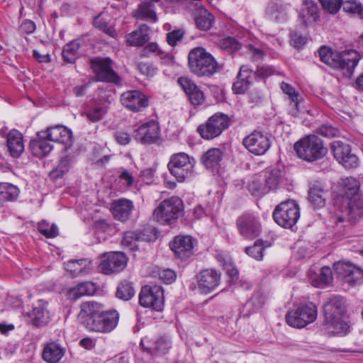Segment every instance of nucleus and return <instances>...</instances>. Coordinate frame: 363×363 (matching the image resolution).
Instances as JSON below:
<instances>
[{
	"instance_id": "44",
	"label": "nucleus",
	"mask_w": 363,
	"mask_h": 363,
	"mask_svg": "<svg viewBox=\"0 0 363 363\" xmlns=\"http://www.w3.org/2000/svg\"><path fill=\"white\" fill-rule=\"evenodd\" d=\"M264 177V183L268 192L278 188L283 179V174L280 169H274L267 175H262Z\"/></svg>"
},
{
	"instance_id": "16",
	"label": "nucleus",
	"mask_w": 363,
	"mask_h": 363,
	"mask_svg": "<svg viewBox=\"0 0 363 363\" xmlns=\"http://www.w3.org/2000/svg\"><path fill=\"white\" fill-rule=\"evenodd\" d=\"M221 274L218 272L208 269L201 271L196 276L198 288L202 294H209L220 284Z\"/></svg>"
},
{
	"instance_id": "28",
	"label": "nucleus",
	"mask_w": 363,
	"mask_h": 363,
	"mask_svg": "<svg viewBox=\"0 0 363 363\" xmlns=\"http://www.w3.org/2000/svg\"><path fill=\"white\" fill-rule=\"evenodd\" d=\"M65 265L66 270L73 277L87 274L93 269L91 261L87 259L69 260Z\"/></svg>"
},
{
	"instance_id": "57",
	"label": "nucleus",
	"mask_w": 363,
	"mask_h": 363,
	"mask_svg": "<svg viewBox=\"0 0 363 363\" xmlns=\"http://www.w3.org/2000/svg\"><path fill=\"white\" fill-rule=\"evenodd\" d=\"M344 11L354 14L357 16H361L362 13L363 8L360 4H357L354 1H346L342 4Z\"/></svg>"
},
{
	"instance_id": "31",
	"label": "nucleus",
	"mask_w": 363,
	"mask_h": 363,
	"mask_svg": "<svg viewBox=\"0 0 363 363\" xmlns=\"http://www.w3.org/2000/svg\"><path fill=\"white\" fill-rule=\"evenodd\" d=\"M150 28L145 24L141 25L139 28L126 35V42L131 46H142L150 39Z\"/></svg>"
},
{
	"instance_id": "39",
	"label": "nucleus",
	"mask_w": 363,
	"mask_h": 363,
	"mask_svg": "<svg viewBox=\"0 0 363 363\" xmlns=\"http://www.w3.org/2000/svg\"><path fill=\"white\" fill-rule=\"evenodd\" d=\"M80 40H75L67 43L62 50V57L65 62L73 64L79 55Z\"/></svg>"
},
{
	"instance_id": "50",
	"label": "nucleus",
	"mask_w": 363,
	"mask_h": 363,
	"mask_svg": "<svg viewBox=\"0 0 363 363\" xmlns=\"http://www.w3.org/2000/svg\"><path fill=\"white\" fill-rule=\"evenodd\" d=\"M94 25L96 28L104 31L112 38H114L117 34L114 28L111 26H108L106 21L103 19L101 15L95 17Z\"/></svg>"
},
{
	"instance_id": "33",
	"label": "nucleus",
	"mask_w": 363,
	"mask_h": 363,
	"mask_svg": "<svg viewBox=\"0 0 363 363\" xmlns=\"http://www.w3.org/2000/svg\"><path fill=\"white\" fill-rule=\"evenodd\" d=\"M96 286L94 283L91 281L82 282L77 284L75 287L70 289L67 293L68 297L70 299H78L83 296H91L96 293Z\"/></svg>"
},
{
	"instance_id": "25",
	"label": "nucleus",
	"mask_w": 363,
	"mask_h": 363,
	"mask_svg": "<svg viewBox=\"0 0 363 363\" xmlns=\"http://www.w3.org/2000/svg\"><path fill=\"white\" fill-rule=\"evenodd\" d=\"M111 209L116 219L124 222L130 218L134 205L129 199H119L113 201Z\"/></svg>"
},
{
	"instance_id": "12",
	"label": "nucleus",
	"mask_w": 363,
	"mask_h": 363,
	"mask_svg": "<svg viewBox=\"0 0 363 363\" xmlns=\"http://www.w3.org/2000/svg\"><path fill=\"white\" fill-rule=\"evenodd\" d=\"M335 272L350 286L363 283V269L350 262L340 261L333 266Z\"/></svg>"
},
{
	"instance_id": "37",
	"label": "nucleus",
	"mask_w": 363,
	"mask_h": 363,
	"mask_svg": "<svg viewBox=\"0 0 363 363\" xmlns=\"http://www.w3.org/2000/svg\"><path fill=\"white\" fill-rule=\"evenodd\" d=\"M31 323L35 327H43L46 325L50 317L45 307L41 305L33 308L32 312L29 313Z\"/></svg>"
},
{
	"instance_id": "14",
	"label": "nucleus",
	"mask_w": 363,
	"mask_h": 363,
	"mask_svg": "<svg viewBox=\"0 0 363 363\" xmlns=\"http://www.w3.org/2000/svg\"><path fill=\"white\" fill-rule=\"evenodd\" d=\"M111 64L109 58L96 57L91 60V67L99 81L118 83L120 79Z\"/></svg>"
},
{
	"instance_id": "55",
	"label": "nucleus",
	"mask_w": 363,
	"mask_h": 363,
	"mask_svg": "<svg viewBox=\"0 0 363 363\" xmlns=\"http://www.w3.org/2000/svg\"><path fill=\"white\" fill-rule=\"evenodd\" d=\"M137 68L142 74L146 76L147 78L152 77L157 73V69L151 63L138 62L137 64Z\"/></svg>"
},
{
	"instance_id": "35",
	"label": "nucleus",
	"mask_w": 363,
	"mask_h": 363,
	"mask_svg": "<svg viewBox=\"0 0 363 363\" xmlns=\"http://www.w3.org/2000/svg\"><path fill=\"white\" fill-rule=\"evenodd\" d=\"M350 196L340 191L334 198L333 206L340 222H342L347 218L346 206L350 203Z\"/></svg>"
},
{
	"instance_id": "7",
	"label": "nucleus",
	"mask_w": 363,
	"mask_h": 363,
	"mask_svg": "<svg viewBox=\"0 0 363 363\" xmlns=\"http://www.w3.org/2000/svg\"><path fill=\"white\" fill-rule=\"evenodd\" d=\"M196 161L184 152L173 154L167 164L170 174L179 182L191 178L194 173Z\"/></svg>"
},
{
	"instance_id": "43",
	"label": "nucleus",
	"mask_w": 363,
	"mask_h": 363,
	"mask_svg": "<svg viewBox=\"0 0 363 363\" xmlns=\"http://www.w3.org/2000/svg\"><path fill=\"white\" fill-rule=\"evenodd\" d=\"M249 190L255 196H262L268 193L262 174L255 175L249 184Z\"/></svg>"
},
{
	"instance_id": "47",
	"label": "nucleus",
	"mask_w": 363,
	"mask_h": 363,
	"mask_svg": "<svg viewBox=\"0 0 363 363\" xmlns=\"http://www.w3.org/2000/svg\"><path fill=\"white\" fill-rule=\"evenodd\" d=\"M134 294L135 290L131 283L128 281H123L117 288L116 296L121 299L128 301Z\"/></svg>"
},
{
	"instance_id": "21",
	"label": "nucleus",
	"mask_w": 363,
	"mask_h": 363,
	"mask_svg": "<svg viewBox=\"0 0 363 363\" xmlns=\"http://www.w3.org/2000/svg\"><path fill=\"white\" fill-rule=\"evenodd\" d=\"M153 230L152 228H147L142 231H127L124 233L121 244L130 250H136L139 242H150L152 240V236L149 233H152Z\"/></svg>"
},
{
	"instance_id": "34",
	"label": "nucleus",
	"mask_w": 363,
	"mask_h": 363,
	"mask_svg": "<svg viewBox=\"0 0 363 363\" xmlns=\"http://www.w3.org/2000/svg\"><path fill=\"white\" fill-rule=\"evenodd\" d=\"M347 220H356L363 214V197L357 194L350 198L347 203Z\"/></svg>"
},
{
	"instance_id": "41",
	"label": "nucleus",
	"mask_w": 363,
	"mask_h": 363,
	"mask_svg": "<svg viewBox=\"0 0 363 363\" xmlns=\"http://www.w3.org/2000/svg\"><path fill=\"white\" fill-rule=\"evenodd\" d=\"M223 153L219 148H211L202 156L201 161L207 168H213L219 164Z\"/></svg>"
},
{
	"instance_id": "11",
	"label": "nucleus",
	"mask_w": 363,
	"mask_h": 363,
	"mask_svg": "<svg viewBox=\"0 0 363 363\" xmlns=\"http://www.w3.org/2000/svg\"><path fill=\"white\" fill-rule=\"evenodd\" d=\"M163 294V290L160 286H145L139 295L140 304L143 307H150L157 311H161L164 307Z\"/></svg>"
},
{
	"instance_id": "38",
	"label": "nucleus",
	"mask_w": 363,
	"mask_h": 363,
	"mask_svg": "<svg viewBox=\"0 0 363 363\" xmlns=\"http://www.w3.org/2000/svg\"><path fill=\"white\" fill-rule=\"evenodd\" d=\"M326 192L320 184L311 185L308 191V199L316 207H322L325 204Z\"/></svg>"
},
{
	"instance_id": "58",
	"label": "nucleus",
	"mask_w": 363,
	"mask_h": 363,
	"mask_svg": "<svg viewBox=\"0 0 363 363\" xmlns=\"http://www.w3.org/2000/svg\"><path fill=\"white\" fill-rule=\"evenodd\" d=\"M158 337L157 338H150L148 336H146L142 338L140 341V345L143 349L147 351L150 354H155V347L157 345Z\"/></svg>"
},
{
	"instance_id": "56",
	"label": "nucleus",
	"mask_w": 363,
	"mask_h": 363,
	"mask_svg": "<svg viewBox=\"0 0 363 363\" xmlns=\"http://www.w3.org/2000/svg\"><path fill=\"white\" fill-rule=\"evenodd\" d=\"M324 9L330 13H336L341 7L342 0H320Z\"/></svg>"
},
{
	"instance_id": "54",
	"label": "nucleus",
	"mask_w": 363,
	"mask_h": 363,
	"mask_svg": "<svg viewBox=\"0 0 363 363\" xmlns=\"http://www.w3.org/2000/svg\"><path fill=\"white\" fill-rule=\"evenodd\" d=\"M220 48L228 52H233L240 48V45L234 38L228 37L221 40Z\"/></svg>"
},
{
	"instance_id": "63",
	"label": "nucleus",
	"mask_w": 363,
	"mask_h": 363,
	"mask_svg": "<svg viewBox=\"0 0 363 363\" xmlns=\"http://www.w3.org/2000/svg\"><path fill=\"white\" fill-rule=\"evenodd\" d=\"M160 279L165 284H171L176 279L175 272L169 269H164L159 274Z\"/></svg>"
},
{
	"instance_id": "20",
	"label": "nucleus",
	"mask_w": 363,
	"mask_h": 363,
	"mask_svg": "<svg viewBox=\"0 0 363 363\" xmlns=\"http://www.w3.org/2000/svg\"><path fill=\"white\" fill-rule=\"evenodd\" d=\"M123 106L132 111H140L148 106V99L145 94L137 90L124 92L121 96Z\"/></svg>"
},
{
	"instance_id": "36",
	"label": "nucleus",
	"mask_w": 363,
	"mask_h": 363,
	"mask_svg": "<svg viewBox=\"0 0 363 363\" xmlns=\"http://www.w3.org/2000/svg\"><path fill=\"white\" fill-rule=\"evenodd\" d=\"M281 90L283 92L288 95L290 99V113L294 117H297L300 113L298 108V94L296 91L295 89L289 84L282 82L281 85Z\"/></svg>"
},
{
	"instance_id": "42",
	"label": "nucleus",
	"mask_w": 363,
	"mask_h": 363,
	"mask_svg": "<svg viewBox=\"0 0 363 363\" xmlns=\"http://www.w3.org/2000/svg\"><path fill=\"white\" fill-rule=\"evenodd\" d=\"M287 5L273 3L267 9V14L274 21L281 22L287 18Z\"/></svg>"
},
{
	"instance_id": "8",
	"label": "nucleus",
	"mask_w": 363,
	"mask_h": 363,
	"mask_svg": "<svg viewBox=\"0 0 363 363\" xmlns=\"http://www.w3.org/2000/svg\"><path fill=\"white\" fill-rule=\"evenodd\" d=\"M318 316V308L312 302L301 303L296 308L290 310L286 320L289 325L296 328H303L313 323Z\"/></svg>"
},
{
	"instance_id": "46",
	"label": "nucleus",
	"mask_w": 363,
	"mask_h": 363,
	"mask_svg": "<svg viewBox=\"0 0 363 363\" xmlns=\"http://www.w3.org/2000/svg\"><path fill=\"white\" fill-rule=\"evenodd\" d=\"M333 279V272L330 267H323L318 277L313 278L312 284L315 287H322L328 284Z\"/></svg>"
},
{
	"instance_id": "15",
	"label": "nucleus",
	"mask_w": 363,
	"mask_h": 363,
	"mask_svg": "<svg viewBox=\"0 0 363 363\" xmlns=\"http://www.w3.org/2000/svg\"><path fill=\"white\" fill-rule=\"evenodd\" d=\"M331 148L335 159L345 168H354L357 166L358 158L351 152L350 146L340 140L333 141Z\"/></svg>"
},
{
	"instance_id": "30",
	"label": "nucleus",
	"mask_w": 363,
	"mask_h": 363,
	"mask_svg": "<svg viewBox=\"0 0 363 363\" xmlns=\"http://www.w3.org/2000/svg\"><path fill=\"white\" fill-rule=\"evenodd\" d=\"M30 150L32 154L39 158L47 156L52 150V145L47 137H41L37 134V138L30 143Z\"/></svg>"
},
{
	"instance_id": "27",
	"label": "nucleus",
	"mask_w": 363,
	"mask_h": 363,
	"mask_svg": "<svg viewBox=\"0 0 363 363\" xmlns=\"http://www.w3.org/2000/svg\"><path fill=\"white\" fill-rule=\"evenodd\" d=\"M252 71L247 65H242L238 74L237 81L233 83V89L235 94H244L251 83Z\"/></svg>"
},
{
	"instance_id": "5",
	"label": "nucleus",
	"mask_w": 363,
	"mask_h": 363,
	"mask_svg": "<svg viewBox=\"0 0 363 363\" xmlns=\"http://www.w3.org/2000/svg\"><path fill=\"white\" fill-rule=\"evenodd\" d=\"M188 65L191 72L199 77L211 76L217 69V62L213 56L200 47L189 52Z\"/></svg>"
},
{
	"instance_id": "48",
	"label": "nucleus",
	"mask_w": 363,
	"mask_h": 363,
	"mask_svg": "<svg viewBox=\"0 0 363 363\" xmlns=\"http://www.w3.org/2000/svg\"><path fill=\"white\" fill-rule=\"evenodd\" d=\"M107 107L104 105H96L86 112V116L89 121L97 122L100 121L106 114Z\"/></svg>"
},
{
	"instance_id": "32",
	"label": "nucleus",
	"mask_w": 363,
	"mask_h": 363,
	"mask_svg": "<svg viewBox=\"0 0 363 363\" xmlns=\"http://www.w3.org/2000/svg\"><path fill=\"white\" fill-rule=\"evenodd\" d=\"M317 4L311 0H305L303 3L299 17L306 25L315 22L318 18Z\"/></svg>"
},
{
	"instance_id": "29",
	"label": "nucleus",
	"mask_w": 363,
	"mask_h": 363,
	"mask_svg": "<svg viewBox=\"0 0 363 363\" xmlns=\"http://www.w3.org/2000/svg\"><path fill=\"white\" fill-rule=\"evenodd\" d=\"M7 147L11 155L13 157H18L24 150V145L22 134L16 130H12L7 135Z\"/></svg>"
},
{
	"instance_id": "10",
	"label": "nucleus",
	"mask_w": 363,
	"mask_h": 363,
	"mask_svg": "<svg viewBox=\"0 0 363 363\" xmlns=\"http://www.w3.org/2000/svg\"><path fill=\"white\" fill-rule=\"evenodd\" d=\"M229 117L222 113H216L200 125L197 131L201 137L206 140H211L219 136L223 130L229 127Z\"/></svg>"
},
{
	"instance_id": "1",
	"label": "nucleus",
	"mask_w": 363,
	"mask_h": 363,
	"mask_svg": "<svg viewBox=\"0 0 363 363\" xmlns=\"http://www.w3.org/2000/svg\"><path fill=\"white\" fill-rule=\"evenodd\" d=\"M79 316L84 320L86 328L99 333H109L118 324L116 311H106L104 306L95 301H85L81 304Z\"/></svg>"
},
{
	"instance_id": "26",
	"label": "nucleus",
	"mask_w": 363,
	"mask_h": 363,
	"mask_svg": "<svg viewBox=\"0 0 363 363\" xmlns=\"http://www.w3.org/2000/svg\"><path fill=\"white\" fill-rule=\"evenodd\" d=\"M65 349L59 343L50 342L43 348L42 357L48 363H57L63 357Z\"/></svg>"
},
{
	"instance_id": "62",
	"label": "nucleus",
	"mask_w": 363,
	"mask_h": 363,
	"mask_svg": "<svg viewBox=\"0 0 363 363\" xmlns=\"http://www.w3.org/2000/svg\"><path fill=\"white\" fill-rule=\"evenodd\" d=\"M184 34V33L182 30H177L167 33V41L168 44L174 46L182 38Z\"/></svg>"
},
{
	"instance_id": "6",
	"label": "nucleus",
	"mask_w": 363,
	"mask_h": 363,
	"mask_svg": "<svg viewBox=\"0 0 363 363\" xmlns=\"http://www.w3.org/2000/svg\"><path fill=\"white\" fill-rule=\"evenodd\" d=\"M183 213L182 201L172 196L162 201L153 212V219L161 225L173 224Z\"/></svg>"
},
{
	"instance_id": "13",
	"label": "nucleus",
	"mask_w": 363,
	"mask_h": 363,
	"mask_svg": "<svg viewBox=\"0 0 363 363\" xmlns=\"http://www.w3.org/2000/svg\"><path fill=\"white\" fill-rule=\"evenodd\" d=\"M245 147L255 155H263L270 147L269 136L261 131L255 130L242 141Z\"/></svg>"
},
{
	"instance_id": "4",
	"label": "nucleus",
	"mask_w": 363,
	"mask_h": 363,
	"mask_svg": "<svg viewBox=\"0 0 363 363\" xmlns=\"http://www.w3.org/2000/svg\"><path fill=\"white\" fill-rule=\"evenodd\" d=\"M298 157L305 161L313 162L323 158L328 153L322 140L315 135H308L294 145Z\"/></svg>"
},
{
	"instance_id": "3",
	"label": "nucleus",
	"mask_w": 363,
	"mask_h": 363,
	"mask_svg": "<svg viewBox=\"0 0 363 363\" xmlns=\"http://www.w3.org/2000/svg\"><path fill=\"white\" fill-rule=\"evenodd\" d=\"M319 56L320 60L324 63L340 69L346 77H350L352 75L360 59L359 53L354 50L334 52L325 47L319 49Z\"/></svg>"
},
{
	"instance_id": "64",
	"label": "nucleus",
	"mask_w": 363,
	"mask_h": 363,
	"mask_svg": "<svg viewBox=\"0 0 363 363\" xmlns=\"http://www.w3.org/2000/svg\"><path fill=\"white\" fill-rule=\"evenodd\" d=\"M155 347H155V354H164L170 347V344L167 339L164 337H158L157 345H156Z\"/></svg>"
},
{
	"instance_id": "60",
	"label": "nucleus",
	"mask_w": 363,
	"mask_h": 363,
	"mask_svg": "<svg viewBox=\"0 0 363 363\" xmlns=\"http://www.w3.org/2000/svg\"><path fill=\"white\" fill-rule=\"evenodd\" d=\"M318 132L321 135L328 138H333L339 135V130L337 128L328 124H324L320 126L318 128Z\"/></svg>"
},
{
	"instance_id": "19",
	"label": "nucleus",
	"mask_w": 363,
	"mask_h": 363,
	"mask_svg": "<svg viewBox=\"0 0 363 363\" xmlns=\"http://www.w3.org/2000/svg\"><path fill=\"white\" fill-rule=\"evenodd\" d=\"M160 135V127L154 121L141 125L134 134L135 139L143 144H152L157 141Z\"/></svg>"
},
{
	"instance_id": "61",
	"label": "nucleus",
	"mask_w": 363,
	"mask_h": 363,
	"mask_svg": "<svg viewBox=\"0 0 363 363\" xmlns=\"http://www.w3.org/2000/svg\"><path fill=\"white\" fill-rule=\"evenodd\" d=\"M265 302L264 296L259 293L255 294L250 300L247 302V305L250 306H253L254 310L259 309Z\"/></svg>"
},
{
	"instance_id": "2",
	"label": "nucleus",
	"mask_w": 363,
	"mask_h": 363,
	"mask_svg": "<svg viewBox=\"0 0 363 363\" xmlns=\"http://www.w3.org/2000/svg\"><path fill=\"white\" fill-rule=\"evenodd\" d=\"M324 330L334 335L346 334L349 326L342 319L345 311V302L340 296H333L327 299L323 306Z\"/></svg>"
},
{
	"instance_id": "52",
	"label": "nucleus",
	"mask_w": 363,
	"mask_h": 363,
	"mask_svg": "<svg viewBox=\"0 0 363 363\" xmlns=\"http://www.w3.org/2000/svg\"><path fill=\"white\" fill-rule=\"evenodd\" d=\"M38 229L42 235L48 238H53L58 235V228L55 224L50 226L48 223L41 222L38 224Z\"/></svg>"
},
{
	"instance_id": "45",
	"label": "nucleus",
	"mask_w": 363,
	"mask_h": 363,
	"mask_svg": "<svg viewBox=\"0 0 363 363\" xmlns=\"http://www.w3.org/2000/svg\"><path fill=\"white\" fill-rule=\"evenodd\" d=\"M213 16L207 10L202 9L200 13L195 17L196 27L203 30H207L212 26Z\"/></svg>"
},
{
	"instance_id": "24",
	"label": "nucleus",
	"mask_w": 363,
	"mask_h": 363,
	"mask_svg": "<svg viewBox=\"0 0 363 363\" xmlns=\"http://www.w3.org/2000/svg\"><path fill=\"white\" fill-rule=\"evenodd\" d=\"M38 135L47 137L50 141L67 143L72 138V131L63 125L49 127L45 131L38 132Z\"/></svg>"
},
{
	"instance_id": "40",
	"label": "nucleus",
	"mask_w": 363,
	"mask_h": 363,
	"mask_svg": "<svg viewBox=\"0 0 363 363\" xmlns=\"http://www.w3.org/2000/svg\"><path fill=\"white\" fill-rule=\"evenodd\" d=\"M19 194L18 188L9 183H0V206L4 202L15 200Z\"/></svg>"
},
{
	"instance_id": "17",
	"label": "nucleus",
	"mask_w": 363,
	"mask_h": 363,
	"mask_svg": "<svg viewBox=\"0 0 363 363\" xmlns=\"http://www.w3.org/2000/svg\"><path fill=\"white\" fill-rule=\"evenodd\" d=\"M104 259L100 264L101 271L105 274L118 273L127 264V258L122 252H111L104 255Z\"/></svg>"
},
{
	"instance_id": "49",
	"label": "nucleus",
	"mask_w": 363,
	"mask_h": 363,
	"mask_svg": "<svg viewBox=\"0 0 363 363\" xmlns=\"http://www.w3.org/2000/svg\"><path fill=\"white\" fill-rule=\"evenodd\" d=\"M348 196H352L358 194V182L352 177L346 178L343 180V186L339 191Z\"/></svg>"
},
{
	"instance_id": "51",
	"label": "nucleus",
	"mask_w": 363,
	"mask_h": 363,
	"mask_svg": "<svg viewBox=\"0 0 363 363\" xmlns=\"http://www.w3.org/2000/svg\"><path fill=\"white\" fill-rule=\"evenodd\" d=\"M153 6L151 3L143 2L140 6V16L139 18L143 20H152L156 21V13L153 10Z\"/></svg>"
},
{
	"instance_id": "18",
	"label": "nucleus",
	"mask_w": 363,
	"mask_h": 363,
	"mask_svg": "<svg viewBox=\"0 0 363 363\" xmlns=\"http://www.w3.org/2000/svg\"><path fill=\"white\" fill-rule=\"evenodd\" d=\"M240 233L246 238L253 239L260 233V224L252 214H243L237 220Z\"/></svg>"
},
{
	"instance_id": "23",
	"label": "nucleus",
	"mask_w": 363,
	"mask_h": 363,
	"mask_svg": "<svg viewBox=\"0 0 363 363\" xmlns=\"http://www.w3.org/2000/svg\"><path fill=\"white\" fill-rule=\"evenodd\" d=\"M178 84L188 95L191 103L194 106H199L204 101L205 97L203 91L190 79L182 77L177 79Z\"/></svg>"
},
{
	"instance_id": "22",
	"label": "nucleus",
	"mask_w": 363,
	"mask_h": 363,
	"mask_svg": "<svg viewBox=\"0 0 363 363\" xmlns=\"http://www.w3.org/2000/svg\"><path fill=\"white\" fill-rule=\"evenodd\" d=\"M170 248L179 259H188L193 255L192 238L190 236L178 235L170 243Z\"/></svg>"
},
{
	"instance_id": "53",
	"label": "nucleus",
	"mask_w": 363,
	"mask_h": 363,
	"mask_svg": "<svg viewBox=\"0 0 363 363\" xmlns=\"http://www.w3.org/2000/svg\"><path fill=\"white\" fill-rule=\"evenodd\" d=\"M72 164V157L69 155H65L61 158L58 165L57 166L55 172L57 173V177H62L65 173L68 172Z\"/></svg>"
},
{
	"instance_id": "9",
	"label": "nucleus",
	"mask_w": 363,
	"mask_h": 363,
	"mask_svg": "<svg viewBox=\"0 0 363 363\" xmlns=\"http://www.w3.org/2000/svg\"><path fill=\"white\" fill-rule=\"evenodd\" d=\"M299 217L298 206L292 200L281 203L273 212L274 221L285 228H292L297 223Z\"/></svg>"
},
{
	"instance_id": "59",
	"label": "nucleus",
	"mask_w": 363,
	"mask_h": 363,
	"mask_svg": "<svg viewBox=\"0 0 363 363\" xmlns=\"http://www.w3.org/2000/svg\"><path fill=\"white\" fill-rule=\"evenodd\" d=\"M264 248L260 244L255 242L254 245L247 247L245 252L247 255L252 257L257 260H261L263 257Z\"/></svg>"
}]
</instances>
